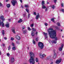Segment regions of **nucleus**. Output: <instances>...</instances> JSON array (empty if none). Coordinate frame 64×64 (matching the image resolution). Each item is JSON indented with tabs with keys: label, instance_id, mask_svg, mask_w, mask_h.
I'll list each match as a JSON object with an SVG mask.
<instances>
[{
	"label": "nucleus",
	"instance_id": "60",
	"mask_svg": "<svg viewBox=\"0 0 64 64\" xmlns=\"http://www.w3.org/2000/svg\"><path fill=\"white\" fill-rule=\"evenodd\" d=\"M28 50H29V47H28Z\"/></svg>",
	"mask_w": 64,
	"mask_h": 64
},
{
	"label": "nucleus",
	"instance_id": "28",
	"mask_svg": "<svg viewBox=\"0 0 64 64\" xmlns=\"http://www.w3.org/2000/svg\"><path fill=\"white\" fill-rule=\"evenodd\" d=\"M36 62H38V58H36Z\"/></svg>",
	"mask_w": 64,
	"mask_h": 64
},
{
	"label": "nucleus",
	"instance_id": "59",
	"mask_svg": "<svg viewBox=\"0 0 64 64\" xmlns=\"http://www.w3.org/2000/svg\"><path fill=\"white\" fill-rule=\"evenodd\" d=\"M49 2H47V4H49Z\"/></svg>",
	"mask_w": 64,
	"mask_h": 64
},
{
	"label": "nucleus",
	"instance_id": "63",
	"mask_svg": "<svg viewBox=\"0 0 64 64\" xmlns=\"http://www.w3.org/2000/svg\"><path fill=\"white\" fill-rule=\"evenodd\" d=\"M6 12H7V11H8V10H6Z\"/></svg>",
	"mask_w": 64,
	"mask_h": 64
},
{
	"label": "nucleus",
	"instance_id": "7",
	"mask_svg": "<svg viewBox=\"0 0 64 64\" xmlns=\"http://www.w3.org/2000/svg\"><path fill=\"white\" fill-rule=\"evenodd\" d=\"M63 46H64V45L63 44H62L61 46V47L59 48V50L60 51H62V50L63 48Z\"/></svg>",
	"mask_w": 64,
	"mask_h": 64
},
{
	"label": "nucleus",
	"instance_id": "18",
	"mask_svg": "<svg viewBox=\"0 0 64 64\" xmlns=\"http://www.w3.org/2000/svg\"><path fill=\"white\" fill-rule=\"evenodd\" d=\"M2 34L3 36L4 35V34H5V32H4V30H2Z\"/></svg>",
	"mask_w": 64,
	"mask_h": 64
},
{
	"label": "nucleus",
	"instance_id": "43",
	"mask_svg": "<svg viewBox=\"0 0 64 64\" xmlns=\"http://www.w3.org/2000/svg\"><path fill=\"white\" fill-rule=\"evenodd\" d=\"M25 28V27H24V26H23L22 27V29H24Z\"/></svg>",
	"mask_w": 64,
	"mask_h": 64
},
{
	"label": "nucleus",
	"instance_id": "4",
	"mask_svg": "<svg viewBox=\"0 0 64 64\" xmlns=\"http://www.w3.org/2000/svg\"><path fill=\"white\" fill-rule=\"evenodd\" d=\"M11 2L13 6H14L15 5V4L17 3V1L16 0H12L11 1Z\"/></svg>",
	"mask_w": 64,
	"mask_h": 64
},
{
	"label": "nucleus",
	"instance_id": "52",
	"mask_svg": "<svg viewBox=\"0 0 64 64\" xmlns=\"http://www.w3.org/2000/svg\"><path fill=\"white\" fill-rule=\"evenodd\" d=\"M20 1L21 2V3L22 2V0H20Z\"/></svg>",
	"mask_w": 64,
	"mask_h": 64
},
{
	"label": "nucleus",
	"instance_id": "37",
	"mask_svg": "<svg viewBox=\"0 0 64 64\" xmlns=\"http://www.w3.org/2000/svg\"><path fill=\"white\" fill-rule=\"evenodd\" d=\"M26 32V30H24L23 32V33L24 34H25V33Z\"/></svg>",
	"mask_w": 64,
	"mask_h": 64
},
{
	"label": "nucleus",
	"instance_id": "22",
	"mask_svg": "<svg viewBox=\"0 0 64 64\" xmlns=\"http://www.w3.org/2000/svg\"><path fill=\"white\" fill-rule=\"evenodd\" d=\"M12 50L14 51H15L16 50V48L15 47H14L12 48Z\"/></svg>",
	"mask_w": 64,
	"mask_h": 64
},
{
	"label": "nucleus",
	"instance_id": "30",
	"mask_svg": "<svg viewBox=\"0 0 64 64\" xmlns=\"http://www.w3.org/2000/svg\"><path fill=\"white\" fill-rule=\"evenodd\" d=\"M57 25H58V26H60V23L59 22H58L57 24Z\"/></svg>",
	"mask_w": 64,
	"mask_h": 64
},
{
	"label": "nucleus",
	"instance_id": "51",
	"mask_svg": "<svg viewBox=\"0 0 64 64\" xmlns=\"http://www.w3.org/2000/svg\"><path fill=\"white\" fill-rule=\"evenodd\" d=\"M52 61H53V60H52V59H51L50 60V61L51 62Z\"/></svg>",
	"mask_w": 64,
	"mask_h": 64
},
{
	"label": "nucleus",
	"instance_id": "25",
	"mask_svg": "<svg viewBox=\"0 0 64 64\" xmlns=\"http://www.w3.org/2000/svg\"><path fill=\"white\" fill-rule=\"evenodd\" d=\"M12 46H14V47L15 46V44H14V43L13 42H12Z\"/></svg>",
	"mask_w": 64,
	"mask_h": 64
},
{
	"label": "nucleus",
	"instance_id": "31",
	"mask_svg": "<svg viewBox=\"0 0 64 64\" xmlns=\"http://www.w3.org/2000/svg\"><path fill=\"white\" fill-rule=\"evenodd\" d=\"M12 32L14 33H15V30L13 29L12 30Z\"/></svg>",
	"mask_w": 64,
	"mask_h": 64
},
{
	"label": "nucleus",
	"instance_id": "13",
	"mask_svg": "<svg viewBox=\"0 0 64 64\" xmlns=\"http://www.w3.org/2000/svg\"><path fill=\"white\" fill-rule=\"evenodd\" d=\"M57 57V54L56 53H54V56H53V58L54 59H55Z\"/></svg>",
	"mask_w": 64,
	"mask_h": 64
},
{
	"label": "nucleus",
	"instance_id": "20",
	"mask_svg": "<svg viewBox=\"0 0 64 64\" xmlns=\"http://www.w3.org/2000/svg\"><path fill=\"white\" fill-rule=\"evenodd\" d=\"M44 4H45V3L44 1H42V5H44Z\"/></svg>",
	"mask_w": 64,
	"mask_h": 64
},
{
	"label": "nucleus",
	"instance_id": "15",
	"mask_svg": "<svg viewBox=\"0 0 64 64\" xmlns=\"http://www.w3.org/2000/svg\"><path fill=\"white\" fill-rule=\"evenodd\" d=\"M50 7L53 10L55 8V6L54 5H51Z\"/></svg>",
	"mask_w": 64,
	"mask_h": 64
},
{
	"label": "nucleus",
	"instance_id": "38",
	"mask_svg": "<svg viewBox=\"0 0 64 64\" xmlns=\"http://www.w3.org/2000/svg\"><path fill=\"white\" fill-rule=\"evenodd\" d=\"M33 42L34 44H35V42L34 40H33Z\"/></svg>",
	"mask_w": 64,
	"mask_h": 64
},
{
	"label": "nucleus",
	"instance_id": "17",
	"mask_svg": "<svg viewBox=\"0 0 64 64\" xmlns=\"http://www.w3.org/2000/svg\"><path fill=\"white\" fill-rule=\"evenodd\" d=\"M22 22V19L21 18H20V20L18 21V23H21Z\"/></svg>",
	"mask_w": 64,
	"mask_h": 64
},
{
	"label": "nucleus",
	"instance_id": "42",
	"mask_svg": "<svg viewBox=\"0 0 64 64\" xmlns=\"http://www.w3.org/2000/svg\"><path fill=\"white\" fill-rule=\"evenodd\" d=\"M34 15H36V12H34Z\"/></svg>",
	"mask_w": 64,
	"mask_h": 64
},
{
	"label": "nucleus",
	"instance_id": "24",
	"mask_svg": "<svg viewBox=\"0 0 64 64\" xmlns=\"http://www.w3.org/2000/svg\"><path fill=\"white\" fill-rule=\"evenodd\" d=\"M24 7L26 8H27V7H29V6L28 5L26 4L24 6Z\"/></svg>",
	"mask_w": 64,
	"mask_h": 64
},
{
	"label": "nucleus",
	"instance_id": "36",
	"mask_svg": "<svg viewBox=\"0 0 64 64\" xmlns=\"http://www.w3.org/2000/svg\"><path fill=\"white\" fill-rule=\"evenodd\" d=\"M44 25L46 26H48V24L47 23H45Z\"/></svg>",
	"mask_w": 64,
	"mask_h": 64
},
{
	"label": "nucleus",
	"instance_id": "64",
	"mask_svg": "<svg viewBox=\"0 0 64 64\" xmlns=\"http://www.w3.org/2000/svg\"><path fill=\"white\" fill-rule=\"evenodd\" d=\"M63 55H64V53L63 54Z\"/></svg>",
	"mask_w": 64,
	"mask_h": 64
},
{
	"label": "nucleus",
	"instance_id": "32",
	"mask_svg": "<svg viewBox=\"0 0 64 64\" xmlns=\"http://www.w3.org/2000/svg\"><path fill=\"white\" fill-rule=\"evenodd\" d=\"M32 30H33L34 31H36V30H35V29L33 28H32Z\"/></svg>",
	"mask_w": 64,
	"mask_h": 64
},
{
	"label": "nucleus",
	"instance_id": "58",
	"mask_svg": "<svg viewBox=\"0 0 64 64\" xmlns=\"http://www.w3.org/2000/svg\"><path fill=\"white\" fill-rule=\"evenodd\" d=\"M1 54V51H0V55Z\"/></svg>",
	"mask_w": 64,
	"mask_h": 64
},
{
	"label": "nucleus",
	"instance_id": "48",
	"mask_svg": "<svg viewBox=\"0 0 64 64\" xmlns=\"http://www.w3.org/2000/svg\"><path fill=\"white\" fill-rule=\"evenodd\" d=\"M4 39H5V40H7V38L6 37H4Z\"/></svg>",
	"mask_w": 64,
	"mask_h": 64
},
{
	"label": "nucleus",
	"instance_id": "44",
	"mask_svg": "<svg viewBox=\"0 0 64 64\" xmlns=\"http://www.w3.org/2000/svg\"><path fill=\"white\" fill-rule=\"evenodd\" d=\"M61 10L62 11V12H64V10L62 9V10Z\"/></svg>",
	"mask_w": 64,
	"mask_h": 64
},
{
	"label": "nucleus",
	"instance_id": "46",
	"mask_svg": "<svg viewBox=\"0 0 64 64\" xmlns=\"http://www.w3.org/2000/svg\"><path fill=\"white\" fill-rule=\"evenodd\" d=\"M2 6V4L1 2H0V6Z\"/></svg>",
	"mask_w": 64,
	"mask_h": 64
},
{
	"label": "nucleus",
	"instance_id": "61",
	"mask_svg": "<svg viewBox=\"0 0 64 64\" xmlns=\"http://www.w3.org/2000/svg\"><path fill=\"white\" fill-rule=\"evenodd\" d=\"M63 31V30H61V31Z\"/></svg>",
	"mask_w": 64,
	"mask_h": 64
},
{
	"label": "nucleus",
	"instance_id": "1",
	"mask_svg": "<svg viewBox=\"0 0 64 64\" xmlns=\"http://www.w3.org/2000/svg\"><path fill=\"white\" fill-rule=\"evenodd\" d=\"M48 32L50 38H51L52 39L54 38L56 40H52V43H54V44L57 43V40H57V37L56 36V31L54 30L53 28H50L48 29Z\"/></svg>",
	"mask_w": 64,
	"mask_h": 64
},
{
	"label": "nucleus",
	"instance_id": "26",
	"mask_svg": "<svg viewBox=\"0 0 64 64\" xmlns=\"http://www.w3.org/2000/svg\"><path fill=\"white\" fill-rule=\"evenodd\" d=\"M38 38H39L38 37L37 38H36V41H38Z\"/></svg>",
	"mask_w": 64,
	"mask_h": 64
},
{
	"label": "nucleus",
	"instance_id": "53",
	"mask_svg": "<svg viewBox=\"0 0 64 64\" xmlns=\"http://www.w3.org/2000/svg\"><path fill=\"white\" fill-rule=\"evenodd\" d=\"M53 64V62H51L50 63V64Z\"/></svg>",
	"mask_w": 64,
	"mask_h": 64
},
{
	"label": "nucleus",
	"instance_id": "21",
	"mask_svg": "<svg viewBox=\"0 0 64 64\" xmlns=\"http://www.w3.org/2000/svg\"><path fill=\"white\" fill-rule=\"evenodd\" d=\"M6 26L7 27V28H8L9 27V24H8L6 25Z\"/></svg>",
	"mask_w": 64,
	"mask_h": 64
},
{
	"label": "nucleus",
	"instance_id": "29",
	"mask_svg": "<svg viewBox=\"0 0 64 64\" xmlns=\"http://www.w3.org/2000/svg\"><path fill=\"white\" fill-rule=\"evenodd\" d=\"M10 49H11V46H10L8 48V50H10Z\"/></svg>",
	"mask_w": 64,
	"mask_h": 64
},
{
	"label": "nucleus",
	"instance_id": "23",
	"mask_svg": "<svg viewBox=\"0 0 64 64\" xmlns=\"http://www.w3.org/2000/svg\"><path fill=\"white\" fill-rule=\"evenodd\" d=\"M6 6L8 8H9L10 7V4H8L6 5Z\"/></svg>",
	"mask_w": 64,
	"mask_h": 64
},
{
	"label": "nucleus",
	"instance_id": "49",
	"mask_svg": "<svg viewBox=\"0 0 64 64\" xmlns=\"http://www.w3.org/2000/svg\"><path fill=\"white\" fill-rule=\"evenodd\" d=\"M62 6L63 7V3H62Z\"/></svg>",
	"mask_w": 64,
	"mask_h": 64
},
{
	"label": "nucleus",
	"instance_id": "54",
	"mask_svg": "<svg viewBox=\"0 0 64 64\" xmlns=\"http://www.w3.org/2000/svg\"><path fill=\"white\" fill-rule=\"evenodd\" d=\"M37 34H38V32H36V35H37Z\"/></svg>",
	"mask_w": 64,
	"mask_h": 64
},
{
	"label": "nucleus",
	"instance_id": "33",
	"mask_svg": "<svg viewBox=\"0 0 64 64\" xmlns=\"http://www.w3.org/2000/svg\"><path fill=\"white\" fill-rule=\"evenodd\" d=\"M26 11L28 12V13H29V10H28L27 8H26Z\"/></svg>",
	"mask_w": 64,
	"mask_h": 64
},
{
	"label": "nucleus",
	"instance_id": "56",
	"mask_svg": "<svg viewBox=\"0 0 64 64\" xmlns=\"http://www.w3.org/2000/svg\"><path fill=\"white\" fill-rule=\"evenodd\" d=\"M8 21L10 22V21H11V19H8Z\"/></svg>",
	"mask_w": 64,
	"mask_h": 64
},
{
	"label": "nucleus",
	"instance_id": "27",
	"mask_svg": "<svg viewBox=\"0 0 64 64\" xmlns=\"http://www.w3.org/2000/svg\"><path fill=\"white\" fill-rule=\"evenodd\" d=\"M51 21L52 22H54V18H53L51 19Z\"/></svg>",
	"mask_w": 64,
	"mask_h": 64
},
{
	"label": "nucleus",
	"instance_id": "41",
	"mask_svg": "<svg viewBox=\"0 0 64 64\" xmlns=\"http://www.w3.org/2000/svg\"><path fill=\"white\" fill-rule=\"evenodd\" d=\"M33 26H34V24H32L31 25V27H33Z\"/></svg>",
	"mask_w": 64,
	"mask_h": 64
},
{
	"label": "nucleus",
	"instance_id": "47",
	"mask_svg": "<svg viewBox=\"0 0 64 64\" xmlns=\"http://www.w3.org/2000/svg\"><path fill=\"white\" fill-rule=\"evenodd\" d=\"M30 14H28V18H29V17H30Z\"/></svg>",
	"mask_w": 64,
	"mask_h": 64
},
{
	"label": "nucleus",
	"instance_id": "2",
	"mask_svg": "<svg viewBox=\"0 0 64 64\" xmlns=\"http://www.w3.org/2000/svg\"><path fill=\"white\" fill-rule=\"evenodd\" d=\"M30 58L29 61L30 64H34L35 63V60L34 59V57L35 56L34 54L32 52H30Z\"/></svg>",
	"mask_w": 64,
	"mask_h": 64
},
{
	"label": "nucleus",
	"instance_id": "6",
	"mask_svg": "<svg viewBox=\"0 0 64 64\" xmlns=\"http://www.w3.org/2000/svg\"><path fill=\"white\" fill-rule=\"evenodd\" d=\"M40 57L42 59H43L44 57H46V55L45 54H41L40 55Z\"/></svg>",
	"mask_w": 64,
	"mask_h": 64
},
{
	"label": "nucleus",
	"instance_id": "45",
	"mask_svg": "<svg viewBox=\"0 0 64 64\" xmlns=\"http://www.w3.org/2000/svg\"><path fill=\"white\" fill-rule=\"evenodd\" d=\"M48 11V8H46L45 10V11Z\"/></svg>",
	"mask_w": 64,
	"mask_h": 64
},
{
	"label": "nucleus",
	"instance_id": "19",
	"mask_svg": "<svg viewBox=\"0 0 64 64\" xmlns=\"http://www.w3.org/2000/svg\"><path fill=\"white\" fill-rule=\"evenodd\" d=\"M42 9H45V8H46V7L45 6L43 5L42 6Z\"/></svg>",
	"mask_w": 64,
	"mask_h": 64
},
{
	"label": "nucleus",
	"instance_id": "16",
	"mask_svg": "<svg viewBox=\"0 0 64 64\" xmlns=\"http://www.w3.org/2000/svg\"><path fill=\"white\" fill-rule=\"evenodd\" d=\"M31 35L32 36H34L35 35V33H34L33 31H32V32Z\"/></svg>",
	"mask_w": 64,
	"mask_h": 64
},
{
	"label": "nucleus",
	"instance_id": "10",
	"mask_svg": "<svg viewBox=\"0 0 64 64\" xmlns=\"http://www.w3.org/2000/svg\"><path fill=\"white\" fill-rule=\"evenodd\" d=\"M40 17V15H39V13H38V14L36 16V19H38Z\"/></svg>",
	"mask_w": 64,
	"mask_h": 64
},
{
	"label": "nucleus",
	"instance_id": "57",
	"mask_svg": "<svg viewBox=\"0 0 64 64\" xmlns=\"http://www.w3.org/2000/svg\"><path fill=\"white\" fill-rule=\"evenodd\" d=\"M10 0H6V2H8V1H9Z\"/></svg>",
	"mask_w": 64,
	"mask_h": 64
},
{
	"label": "nucleus",
	"instance_id": "35",
	"mask_svg": "<svg viewBox=\"0 0 64 64\" xmlns=\"http://www.w3.org/2000/svg\"><path fill=\"white\" fill-rule=\"evenodd\" d=\"M7 55L8 56V57H9V56H10V54L9 53H7Z\"/></svg>",
	"mask_w": 64,
	"mask_h": 64
},
{
	"label": "nucleus",
	"instance_id": "12",
	"mask_svg": "<svg viewBox=\"0 0 64 64\" xmlns=\"http://www.w3.org/2000/svg\"><path fill=\"white\" fill-rule=\"evenodd\" d=\"M16 38L17 40H20V37L18 35H16Z\"/></svg>",
	"mask_w": 64,
	"mask_h": 64
},
{
	"label": "nucleus",
	"instance_id": "50",
	"mask_svg": "<svg viewBox=\"0 0 64 64\" xmlns=\"http://www.w3.org/2000/svg\"><path fill=\"white\" fill-rule=\"evenodd\" d=\"M21 7L22 8H24L23 6L22 5L21 6Z\"/></svg>",
	"mask_w": 64,
	"mask_h": 64
},
{
	"label": "nucleus",
	"instance_id": "39",
	"mask_svg": "<svg viewBox=\"0 0 64 64\" xmlns=\"http://www.w3.org/2000/svg\"><path fill=\"white\" fill-rule=\"evenodd\" d=\"M11 40H14V38H11Z\"/></svg>",
	"mask_w": 64,
	"mask_h": 64
},
{
	"label": "nucleus",
	"instance_id": "40",
	"mask_svg": "<svg viewBox=\"0 0 64 64\" xmlns=\"http://www.w3.org/2000/svg\"><path fill=\"white\" fill-rule=\"evenodd\" d=\"M54 3H56L57 2V0H54Z\"/></svg>",
	"mask_w": 64,
	"mask_h": 64
},
{
	"label": "nucleus",
	"instance_id": "3",
	"mask_svg": "<svg viewBox=\"0 0 64 64\" xmlns=\"http://www.w3.org/2000/svg\"><path fill=\"white\" fill-rule=\"evenodd\" d=\"M38 46L41 49H43L44 47V44L41 42H39L38 43Z\"/></svg>",
	"mask_w": 64,
	"mask_h": 64
},
{
	"label": "nucleus",
	"instance_id": "34",
	"mask_svg": "<svg viewBox=\"0 0 64 64\" xmlns=\"http://www.w3.org/2000/svg\"><path fill=\"white\" fill-rule=\"evenodd\" d=\"M28 30H29V31H31V29L30 27H28Z\"/></svg>",
	"mask_w": 64,
	"mask_h": 64
},
{
	"label": "nucleus",
	"instance_id": "14",
	"mask_svg": "<svg viewBox=\"0 0 64 64\" xmlns=\"http://www.w3.org/2000/svg\"><path fill=\"white\" fill-rule=\"evenodd\" d=\"M0 18L2 20V21H3L5 20V18H4V17L3 16H1L0 17Z\"/></svg>",
	"mask_w": 64,
	"mask_h": 64
},
{
	"label": "nucleus",
	"instance_id": "11",
	"mask_svg": "<svg viewBox=\"0 0 64 64\" xmlns=\"http://www.w3.org/2000/svg\"><path fill=\"white\" fill-rule=\"evenodd\" d=\"M1 24L2 27H4V24L3 22H1V21L0 20V26H1Z\"/></svg>",
	"mask_w": 64,
	"mask_h": 64
},
{
	"label": "nucleus",
	"instance_id": "8",
	"mask_svg": "<svg viewBox=\"0 0 64 64\" xmlns=\"http://www.w3.org/2000/svg\"><path fill=\"white\" fill-rule=\"evenodd\" d=\"M43 34L44 35L45 38L47 39L48 38V36H47V34L45 32H44Z\"/></svg>",
	"mask_w": 64,
	"mask_h": 64
},
{
	"label": "nucleus",
	"instance_id": "55",
	"mask_svg": "<svg viewBox=\"0 0 64 64\" xmlns=\"http://www.w3.org/2000/svg\"><path fill=\"white\" fill-rule=\"evenodd\" d=\"M2 45H3V46H5V45L4 44H2Z\"/></svg>",
	"mask_w": 64,
	"mask_h": 64
},
{
	"label": "nucleus",
	"instance_id": "62",
	"mask_svg": "<svg viewBox=\"0 0 64 64\" xmlns=\"http://www.w3.org/2000/svg\"><path fill=\"white\" fill-rule=\"evenodd\" d=\"M16 43H17V44H18V42H16Z\"/></svg>",
	"mask_w": 64,
	"mask_h": 64
},
{
	"label": "nucleus",
	"instance_id": "5",
	"mask_svg": "<svg viewBox=\"0 0 64 64\" xmlns=\"http://www.w3.org/2000/svg\"><path fill=\"white\" fill-rule=\"evenodd\" d=\"M62 60L61 59H60L59 60H57L56 61V64H59V63L61 62Z\"/></svg>",
	"mask_w": 64,
	"mask_h": 64
},
{
	"label": "nucleus",
	"instance_id": "9",
	"mask_svg": "<svg viewBox=\"0 0 64 64\" xmlns=\"http://www.w3.org/2000/svg\"><path fill=\"white\" fill-rule=\"evenodd\" d=\"M10 62H11L12 63H13L14 61V58L12 57L10 59Z\"/></svg>",
	"mask_w": 64,
	"mask_h": 64
}]
</instances>
